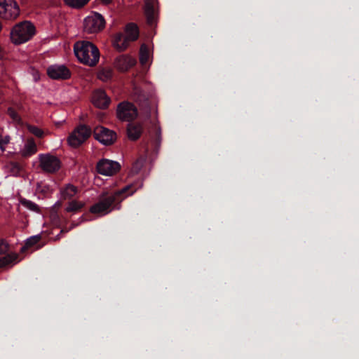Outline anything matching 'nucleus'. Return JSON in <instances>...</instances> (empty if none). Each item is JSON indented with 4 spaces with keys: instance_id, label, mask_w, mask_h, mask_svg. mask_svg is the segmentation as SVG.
<instances>
[{
    "instance_id": "nucleus-1",
    "label": "nucleus",
    "mask_w": 359,
    "mask_h": 359,
    "mask_svg": "<svg viewBox=\"0 0 359 359\" xmlns=\"http://www.w3.org/2000/svg\"><path fill=\"white\" fill-rule=\"evenodd\" d=\"M74 51L79 61L89 67L95 66L100 60V51L93 43L78 41L74 46Z\"/></svg>"
},
{
    "instance_id": "nucleus-2",
    "label": "nucleus",
    "mask_w": 359,
    "mask_h": 359,
    "mask_svg": "<svg viewBox=\"0 0 359 359\" xmlns=\"http://www.w3.org/2000/svg\"><path fill=\"white\" fill-rule=\"evenodd\" d=\"M36 33L35 27L29 21L15 25L11 30L10 36L13 43L20 45L30 40Z\"/></svg>"
},
{
    "instance_id": "nucleus-3",
    "label": "nucleus",
    "mask_w": 359,
    "mask_h": 359,
    "mask_svg": "<svg viewBox=\"0 0 359 359\" xmlns=\"http://www.w3.org/2000/svg\"><path fill=\"white\" fill-rule=\"evenodd\" d=\"M20 9L15 0H0V18L8 20H15Z\"/></svg>"
},
{
    "instance_id": "nucleus-4",
    "label": "nucleus",
    "mask_w": 359,
    "mask_h": 359,
    "mask_svg": "<svg viewBox=\"0 0 359 359\" xmlns=\"http://www.w3.org/2000/svg\"><path fill=\"white\" fill-rule=\"evenodd\" d=\"M39 165L45 172L54 173L59 170L61 167L60 159L55 155L50 154H42L39 155Z\"/></svg>"
},
{
    "instance_id": "nucleus-5",
    "label": "nucleus",
    "mask_w": 359,
    "mask_h": 359,
    "mask_svg": "<svg viewBox=\"0 0 359 359\" xmlns=\"http://www.w3.org/2000/svg\"><path fill=\"white\" fill-rule=\"evenodd\" d=\"M105 25L104 18L97 13L87 16L83 21V30L88 34L100 32Z\"/></svg>"
},
{
    "instance_id": "nucleus-6",
    "label": "nucleus",
    "mask_w": 359,
    "mask_h": 359,
    "mask_svg": "<svg viewBox=\"0 0 359 359\" xmlns=\"http://www.w3.org/2000/svg\"><path fill=\"white\" fill-rule=\"evenodd\" d=\"M91 129L81 125L75 128L68 137V143L72 147H77L83 144L91 135Z\"/></svg>"
},
{
    "instance_id": "nucleus-7",
    "label": "nucleus",
    "mask_w": 359,
    "mask_h": 359,
    "mask_svg": "<svg viewBox=\"0 0 359 359\" xmlns=\"http://www.w3.org/2000/svg\"><path fill=\"white\" fill-rule=\"evenodd\" d=\"M115 196L111 194H104L100 197V201L90 208V212L93 214L103 215L111 211V206L114 203Z\"/></svg>"
},
{
    "instance_id": "nucleus-8",
    "label": "nucleus",
    "mask_w": 359,
    "mask_h": 359,
    "mask_svg": "<svg viewBox=\"0 0 359 359\" xmlns=\"http://www.w3.org/2000/svg\"><path fill=\"white\" fill-rule=\"evenodd\" d=\"M117 116L120 120L130 121L137 116V108L128 102H123L117 107Z\"/></svg>"
},
{
    "instance_id": "nucleus-9",
    "label": "nucleus",
    "mask_w": 359,
    "mask_h": 359,
    "mask_svg": "<svg viewBox=\"0 0 359 359\" xmlns=\"http://www.w3.org/2000/svg\"><path fill=\"white\" fill-rule=\"evenodd\" d=\"M95 138L104 145H110L116 140V134L111 130L102 126H97L94 129Z\"/></svg>"
},
{
    "instance_id": "nucleus-10",
    "label": "nucleus",
    "mask_w": 359,
    "mask_h": 359,
    "mask_svg": "<svg viewBox=\"0 0 359 359\" xmlns=\"http://www.w3.org/2000/svg\"><path fill=\"white\" fill-rule=\"evenodd\" d=\"M120 164L109 159H102L97 164V172L105 176H112L120 170Z\"/></svg>"
},
{
    "instance_id": "nucleus-11",
    "label": "nucleus",
    "mask_w": 359,
    "mask_h": 359,
    "mask_svg": "<svg viewBox=\"0 0 359 359\" xmlns=\"http://www.w3.org/2000/svg\"><path fill=\"white\" fill-rule=\"evenodd\" d=\"M135 64V59L128 55H119L114 62V67L121 72L128 71Z\"/></svg>"
},
{
    "instance_id": "nucleus-12",
    "label": "nucleus",
    "mask_w": 359,
    "mask_h": 359,
    "mask_svg": "<svg viewBox=\"0 0 359 359\" xmlns=\"http://www.w3.org/2000/svg\"><path fill=\"white\" fill-rule=\"evenodd\" d=\"M47 74L53 79H67L71 73L67 67L64 65H52L47 69Z\"/></svg>"
},
{
    "instance_id": "nucleus-13",
    "label": "nucleus",
    "mask_w": 359,
    "mask_h": 359,
    "mask_svg": "<svg viewBox=\"0 0 359 359\" xmlns=\"http://www.w3.org/2000/svg\"><path fill=\"white\" fill-rule=\"evenodd\" d=\"M110 102L104 91L98 90L94 92L92 97V102L93 104L100 109L107 107Z\"/></svg>"
},
{
    "instance_id": "nucleus-14",
    "label": "nucleus",
    "mask_w": 359,
    "mask_h": 359,
    "mask_svg": "<svg viewBox=\"0 0 359 359\" xmlns=\"http://www.w3.org/2000/svg\"><path fill=\"white\" fill-rule=\"evenodd\" d=\"M131 41L121 33L116 34L114 36L113 46L118 51L125 50Z\"/></svg>"
},
{
    "instance_id": "nucleus-15",
    "label": "nucleus",
    "mask_w": 359,
    "mask_h": 359,
    "mask_svg": "<svg viewBox=\"0 0 359 359\" xmlns=\"http://www.w3.org/2000/svg\"><path fill=\"white\" fill-rule=\"evenodd\" d=\"M142 133V126L140 124H129L127 128L128 137L130 140H137Z\"/></svg>"
},
{
    "instance_id": "nucleus-16",
    "label": "nucleus",
    "mask_w": 359,
    "mask_h": 359,
    "mask_svg": "<svg viewBox=\"0 0 359 359\" xmlns=\"http://www.w3.org/2000/svg\"><path fill=\"white\" fill-rule=\"evenodd\" d=\"M37 151V147L32 138L28 139L21 150L22 156L25 157L30 156Z\"/></svg>"
},
{
    "instance_id": "nucleus-17",
    "label": "nucleus",
    "mask_w": 359,
    "mask_h": 359,
    "mask_svg": "<svg viewBox=\"0 0 359 359\" xmlns=\"http://www.w3.org/2000/svg\"><path fill=\"white\" fill-rule=\"evenodd\" d=\"M135 192V189H132V186L128 185L121 189V190L115 191L114 193L111 194L112 195V196H115L116 201H121L126 197L132 195Z\"/></svg>"
},
{
    "instance_id": "nucleus-18",
    "label": "nucleus",
    "mask_w": 359,
    "mask_h": 359,
    "mask_svg": "<svg viewBox=\"0 0 359 359\" xmlns=\"http://www.w3.org/2000/svg\"><path fill=\"white\" fill-rule=\"evenodd\" d=\"M124 35L131 41L137 40L139 36V29L137 26L134 23H129L127 25L125 28Z\"/></svg>"
},
{
    "instance_id": "nucleus-19",
    "label": "nucleus",
    "mask_w": 359,
    "mask_h": 359,
    "mask_svg": "<svg viewBox=\"0 0 359 359\" xmlns=\"http://www.w3.org/2000/svg\"><path fill=\"white\" fill-rule=\"evenodd\" d=\"M84 206L85 203L83 201L72 200L67 203L65 211L72 214H76L80 212Z\"/></svg>"
},
{
    "instance_id": "nucleus-20",
    "label": "nucleus",
    "mask_w": 359,
    "mask_h": 359,
    "mask_svg": "<svg viewBox=\"0 0 359 359\" xmlns=\"http://www.w3.org/2000/svg\"><path fill=\"white\" fill-rule=\"evenodd\" d=\"M113 70L111 67H106L100 68L97 74V78L103 81L107 82L109 81L113 77Z\"/></svg>"
},
{
    "instance_id": "nucleus-21",
    "label": "nucleus",
    "mask_w": 359,
    "mask_h": 359,
    "mask_svg": "<svg viewBox=\"0 0 359 359\" xmlns=\"http://www.w3.org/2000/svg\"><path fill=\"white\" fill-rule=\"evenodd\" d=\"M148 23L152 25L155 22L156 13L151 1H147L144 8Z\"/></svg>"
},
{
    "instance_id": "nucleus-22",
    "label": "nucleus",
    "mask_w": 359,
    "mask_h": 359,
    "mask_svg": "<svg viewBox=\"0 0 359 359\" xmlns=\"http://www.w3.org/2000/svg\"><path fill=\"white\" fill-rule=\"evenodd\" d=\"M18 255L16 253H10L0 257V268L7 266L18 262Z\"/></svg>"
},
{
    "instance_id": "nucleus-23",
    "label": "nucleus",
    "mask_w": 359,
    "mask_h": 359,
    "mask_svg": "<svg viewBox=\"0 0 359 359\" xmlns=\"http://www.w3.org/2000/svg\"><path fill=\"white\" fill-rule=\"evenodd\" d=\"M77 188L72 184L67 185L61 190V196L64 200H67L73 198L77 194Z\"/></svg>"
},
{
    "instance_id": "nucleus-24",
    "label": "nucleus",
    "mask_w": 359,
    "mask_h": 359,
    "mask_svg": "<svg viewBox=\"0 0 359 359\" xmlns=\"http://www.w3.org/2000/svg\"><path fill=\"white\" fill-rule=\"evenodd\" d=\"M25 126L27 128V130H29V132L31 133L34 136H36V137H39V138L43 137V136L45 135V132L42 129L38 128L36 126H33V125L28 124V123H26Z\"/></svg>"
},
{
    "instance_id": "nucleus-25",
    "label": "nucleus",
    "mask_w": 359,
    "mask_h": 359,
    "mask_svg": "<svg viewBox=\"0 0 359 359\" xmlns=\"http://www.w3.org/2000/svg\"><path fill=\"white\" fill-rule=\"evenodd\" d=\"M149 60V51L147 47L142 45L140 48V61L141 64L146 65Z\"/></svg>"
},
{
    "instance_id": "nucleus-26",
    "label": "nucleus",
    "mask_w": 359,
    "mask_h": 359,
    "mask_svg": "<svg viewBox=\"0 0 359 359\" xmlns=\"http://www.w3.org/2000/svg\"><path fill=\"white\" fill-rule=\"evenodd\" d=\"M72 8H79L85 6L90 0H65Z\"/></svg>"
},
{
    "instance_id": "nucleus-27",
    "label": "nucleus",
    "mask_w": 359,
    "mask_h": 359,
    "mask_svg": "<svg viewBox=\"0 0 359 359\" xmlns=\"http://www.w3.org/2000/svg\"><path fill=\"white\" fill-rule=\"evenodd\" d=\"M21 203L22 205H24L26 208L34 211L38 212L39 210V208L38 205L33 203L32 201H28V200H22L21 201Z\"/></svg>"
},
{
    "instance_id": "nucleus-28",
    "label": "nucleus",
    "mask_w": 359,
    "mask_h": 359,
    "mask_svg": "<svg viewBox=\"0 0 359 359\" xmlns=\"http://www.w3.org/2000/svg\"><path fill=\"white\" fill-rule=\"evenodd\" d=\"M40 236H34L27 238L25 243V248H27L34 245L40 241ZM22 250H24V248H22Z\"/></svg>"
},
{
    "instance_id": "nucleus-29",
    "label": "nucleus",
    "mask_w": 359,
    "mask_h": 359,
    "mask_svg": "<svg viewBox=\"0 0 359 359\" xmlns=\"http://www.w3.org/2000/svg\"><path fill=\"white\" fill-rule=\"evenodd\" d=\"M8 114L16 123H20L21 121V118L18 114V113L12 108L8 109Z\"/></svg>"
},
{
    "instance_id": "nucleus-30",
    "label": "nucleus",
    "mask_w": 359,
    "mask_h": 359,
    "mask_svg": "<svg viewBox=\"0 0 359 359\" xmlns=\"http://www.w3.org/2000/svg\"><path fill=\"white\" fill-rule=\"evenodd\" d=\"M8 245L4 241L0 242V254H4L8 251Z\"/></svg>"
},
{
    "instance_id": "nucleus-31",
    "label": "nucleus",
    "mask_w": 359,
    "mask_h": 359,
    "mask_svg": "<svg viewBox=\"0 0 359 359\" xmlns=\"http://www.w3.org/2000/svg\"><path fill=\"white\" fill-rule=\"evenodd\" d=\"M61 205H62V203H61L60 201H57V203H55V204L54 205V207H55V208H60Z\"/></svg>"
},
{
    "instance_id": "nucleus-32",
    "label": "nucleus",
    "mask_w": 359,
    "mask_h": 359,
    "mask_svg": "<svg viewBox=\"0 0 359 359\" xmlns=\"http://www.w3.org/2000/svg\"><path fill=\"white\" fill-rule=\"evenodd\" d=\"M103 3L107 4L111 2V0H101Z\"/></svg>"
},
{
    "instance_id": "nucleus-33",
    "label": "nucleus",
    "mask_w": 359,
    "mask_h": 359,
    "mask_svg": "<svg viewBox=\"0 0 359 359\" xmlns=\"http://www.w3.org/2000/svg\"><path fill=\"white\" fill-rule=\"evenodd\" d=\"M1 29H2V25H1V23L0 22V32L1 31Z\"/></svg>"
}]
</instances>
